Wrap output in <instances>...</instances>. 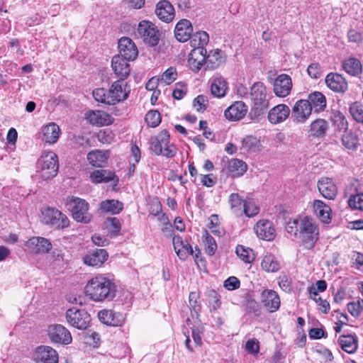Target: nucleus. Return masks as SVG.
<instances>
[{"label": "nucleus", "instance_id": "f257e3e1", "mask_svg": "<svg viewBox=\"0 0 363 363\" xmlns=\"http://www.w3.org/2000/svg\"><path fill=\"white\" fill-rule=\"evenodd\" d=\"M84 290L85 294L94 301H111L116 296V286L110 279L99 276L91 279Z\"/></svg>", "mask_w": 363, "mask_h": 363}, {"label": "nucleus", "instance_id": "f03ea898", "mask_svg": "<svg viewBox=\"0 0 363 363\" xmlns=\"http://www.w3.org/2000/svg\"><path fill=\"white\" fill-rule=\"evenodd\" d=\"M92 94L98 102L106 105H115L125 100L128 96V91H126V84L121 80H117L112 84L108 90L104 88L96 89Z\"/></svg>", "mask_w": 363, "mask_h": 363}, {"label": "nucleus", "instance_id": "7ed1b4c3", "mask_svg": "<svg viewBox=\"0 0 363 363\" xmlns=\"http://www.w3.org/2000/svg\"><path fill=\"white\" fill-rule=\"evenodd\" d=\"M318 228L311 218L305 217L301 220L298 238L304 248L312 249L318 240Z\"/></svg>", "mask_w": 363, "mask_h": 363}, {"label": "nucleus", "instance_id": "20e7f679", "mask_svg": "<svg viewBox=\"0 0 363 363\" xmlns=\"http://www.w3.org/2000/svg\"><path fill=\"white\" fill-rule=\"evenodd\" d=\"M72 218L77 222L87 223L91 220V216L89 213V203L82 199L70 197L67 200Z\"/></svg>", "mask_w": 363, "mask_h": 363}, {"label": "nucleus", "instance_id": "39448f33", "mask_svg": "<svg viewBox=\"0 0 363 363\" xmlns=\"http://www.w3.org/2000/svg\"><path fill=\"white\" fill-rule=\"evenodd\" d=\"M137 33L143 42L150 46H155L159 43L160 39V30L150 21H143L140 22Z\"/></svg>", "mask_w": 363, "mask_h": 363}, {"label": "nucleus", "instance_id": "423d86ee", "mask_svg": "<svg viewBox=\"0 0 363 363\" xmlns=\"http://www.w3.org/2000/svg\"><path fill=\"white\" fill-rule=\"evenodd\" d=\"M41 221L45 225L57 229H62L69 225L68 218L61 211L51 208H48L42 211Z\"/></svg>", "mask_w": 363, "mask_h": 363}, {"label": "nucleus", "instance_id": "0eeeda50", "mask_svg": "<svg viewBox=\"0 0 363 363\" xmlns=\"http://www.w3.org/2000/svg\"><path fill=\"white\" fill-rule=\"evenodd\" d=\"M66 319L71 326L79 330L86 329L91 322L90 315L85 310L75 307L66 311Z\"/></svg>", "mask_w": 363, "mask_h": 363}, {"label": "nucleus", "instance_id": "6e6552de", "mask_svg": "<svg viewBox=\"0 0 363 363\" xmlns=\"http://www.w3.org/2000/svg\"><path fill=\"white\" fill-rule=\"evenodd\" d=\"M41 168V177L44 179L54 177L58 171V158L55 153L49 152L41 156L39 160Z\"/></svg>", "mask_w": 363, "mask_h": 363}, {"label": "nucleus", "instance_id": "1a4fd4ad", "mask_svg": "<svg viewBox=\"0 0 363 363\" xmlns=\"http://www.w3.org/2000/svg\"><path fill=\"white\" fill-rule=\"evenodd\" d=\"M251 99L256 106L255 113L260 115L268 106L266 99V88L262 82H255L251 87Z\"/></svg>", "mask_w": 363, "mask_h": 363}, {"label": "nucleus", "instance_id": "9d476101", "mask_svg": "<svg viewBox=\"0 0 363 363\" xmlns=\"http://www.w3.org/2000/svg\"><path fill=\"white\" fill-rule=\"evenodd\" d=\"M306 100L301 99L296 102L291 111V118L296 123H304L312 112V108Z\"/></svg>", "mask_w": 363, "mask_h": 363}, {"label": "nucleus", "instance_id": "9b49d317", "mask_svg": "<svg viewBox=\"0 0 363 363\" xmlns=\"http://www.w3.org/2000/svg\"><path fill=\"white\" fill-rule=\"evenodd\" d=\"M48 335L52 342L68 345L72 342V335L69 330L62 325L49 326Z\"/></svg>", "mask_w": 363, "mask_h": 363}, {"label": "nucleus", "instance_id": "f8f14e48", "mask_svg": "<svg viewBox=\"0 0 363 363\" xmlns=\"http://www.w3.org/2000/svg\"><path fill=\"white\" fill-rule=\"evenodd\" d=\"M34 359L38 363H58V353L50 346L40 345L35 349Z\"/></svg>", "mask_w": 363, "mask_h": 363}, {"label": "nucleus", "instance_id": "ddd939ff", "mask_svg": "<svg viewBox=\"0 0 363 363\" xmlns=\"http://www.w3.org/2000/svg\"><path fill=\"white\" fill-rule=\"evenodd\" d=\"M118 47L119 50L118 56H121L128 60H134L138 55L136 45L129 38H121L118 41Z\"/></svg>", "mask_w": 363, "mask_h": 363}, {"label": "nucleus", "instance_id": "4468645a", "mask_svg": "<svg viewBox=\"0 0 363 363\" xmlns=\"http://www.w3.org/2000/svg\"><path fill=\"white\" fill-rule=\"evenodd\" d=\"M274 92L279 97L288 96L292 88L291 77L285 74L279 75L274 82Z\"/></svg>", "mask_w": 363, "mask_h": 363}, {"label": "nucleus", "instance_id": "2eb2a0df", "mask_svg": "<svg viewBox=\"0 0 363 363\" xmlns=\"http://www.w3.org/2000/svg\"><path fill=\"white\" fill-rule=\"evenodd\" d=\"M99 320L111 326H120L125 320L123 315L121 313H116L111 310H101L98 313Z\"/></svg>", "mask_w": 363, "mask_h": 363}, {"label": "nucleus", "instance_id": "dca6fc26", "mask_svg": "<svg viewBox=\"0 0 363 363\" xmlns=\"http://www.w3.org/2000/svg\"><path fill=\"white\" fill-rule=\"evenodd\" d=\"M318 189L325 199L333 200L337 194V188L333 181L328 177H323L318 182Z\"/></svg>", "mask_w": 363, "mask_h": 363}, {"label": "nucleus", "instance_id": "f3484780", "mask_svg": "<svg viewBox=\"0 0 363 363\" xmlns=\"http://www.w3.org/2000/svg\"><path fill=\"white\" fill-rule=\"evenodd\" d=\"M193 27L191 22L187 19L180 20L176 25L174 35L179 42H186L192 38Z\"/></svg>", "mask_w": 363, "mask_h": 363}, {"label": "nucleus", "instance_id": "a211bd4d", "mask_svg": "<svg viewBox=\"0 0 363 363\" xmlns=\"http://www.w3.org/2000/svg\"><path fill=\"white\" fill-rule=\"evenodd\" d=\"M254 228L257 237L262 240L271 241L275 238V229L269 220L258 221Z\"/></svg>", "mask_w": 363, "mask_h": 363}, {"label": "nucleus", "instance_id": "6ab92c4d", "mask_svg": "<svg viewBox=\"0 0 363 363\" xmlns=\"http://www.w3.org/2000/svg\"><path fill=\"white\" fill-rule=\"evenodd\" d=\"M155 14L161 21L169 23L174 19L175 11L169 1L162 0L157 4Z\"/></svg>", "mask_w": 363, "mask_h": 363}, {"label": "nucleus", "instance_id": "aec40b11", "mask_svg": "<svg viewBox=\"0 0 363 363\" xmlns=\"http://www.w3.org/2000/svg\"><path fill=\"white\" fill-rule=\"evenodd\" d=\"M205 48H196L189 54L188 64L189 67L195 72H199L202 66L205 67Z\"/></svg>", "mask_w": 363, "mask_h": 363}, {"label": "nucleus", "instance_id": "412c9836", "mask_svg": "<svg viewBox=\"0 0 363 363\" xmlns=\"http://www.w3.org/2000/svg\"><path fill=\"white\" fill-rule=\"evenodd\" d=\"M325 83L331 90L335 92L343 93L348 88L345 79L337 73L328 74L325 77Z\"/></svg>", "mask_w": 363, "mask_h": 363}, {"label": "nucleus", "instance_id": "4be33fe9", "mask_svg": "<svg viewBox=\"0 0 363 363\" xmlns=\"http://www.w3.org/2000/svg\"><path fill=\"white\" fill-rule=\"evenodd\" d=\"M262 303L270 312L277 311L280 306V298L277 293L272 289L264 290L261 294Z\"/></svg>", "mask_w": 363, "mask_h": 363}, {"label": "nucleus", "instance_id": "5701e85b", "mask_svg": "<svg viewBox=\"0 0 363 363\" xmlns=\"http://www.w3.org/2000/svg\"><path fill=\"white\" fill-rule=\"evenodd\" d=\"M290 114V108L286 104H279L272 108L268 113V120L272 124H278L284 121Z\"/></svg>", "mask_w": 363, "mask_h": 363}, {"label": "nucleus", "instance_id": "b1692460", "mask_svg": "<svg viewBox=\"0 0 363 363\" xmlns=\"http://www.w3.org/2000/svg\"><path fill=\"white\" fill-rule=\"evenodd\" d=\"M247 107L241 101L234 102L224 112L225 117L230 121H238L247 113Z\"/></svg>", "mask_w": 363, "mask_h": 363}, {"label": "nucleus", "instance_id": "393cba45", "mask_svg": "<svg viewBox=\"0 0 363 363\" xmlns=\"http://www.w3.org/2000/svg\"><path fill=\"white\" fill-rule=\"evenodd\" d=\"M128 60L121 56L116 55L112 58L111 67L116 75L119 77L118 80L123 82V79L129 75L130 68Z\"/></svg>", "mask_w": 363, "mask_h": 363}, {"label": "nucleus", "instance_id": "a878e982", "mask_svg": "<svg viewBox=\"0 0 363 363\" xmlns=\"http://www.w3.org/2000/svg\"><path fill=\"white\" fill-rule=\"evenodd\" d=\"M86 119L92 125H108L112 123V117L104 111H89L86 113Z\"/></svg>", "mask_w": 363, "mask_h": 363}, {"label": "nucleus", "instance_id": "bb28decb", "mask_svg": "<svg viewBox=\"0 0 363 363\" xmlns=\"http://www.w3.org/2000/svg\"><path fill=\"white\" fill-rule=\"evenodd\" d=\"M104 249H96L89 252L84 257V263L91 267H101L108 258Z\"/></svg>", "mask_w": 363, "mask_h": 363}, {"label": "nucleus", "instance_id": "cd10ccee", "mask_svg": "<svg viewBox=\"0 0 363 363\" xmlns=\"http://www.w3.org/2000/svg\"><path fill=\"white\" fill-rule=\"evenodd\" d=\"M90 179L92 182L96 184L108 183L111 181H114V184L116 185L118 182V178L115 174V172L104 169L92 172L90 174Z\"/></svg>", "mask_w": 363, "mask_h": 363}, {"label": "nucleus", "instance_id": "c85d7f7f", "mask_svg": "<svg viewBox=\"0 0 363 363\" xmlns=\"http://www.w3.org/2000/svg\"><path fill=\"white\" fill-rule=\"evenodd\" d=\"M28 245L36 253H47L52 248L50 242L42 237H33L28 241Z\"/></svg>", "mask_w": 363, "mask_h": 363}, {"label": "nucleus", "instance_id": "c756f323", "mask_svg": "<svg viewBox=\"0 0 363 363\" xmlns=\"http://www.w3.org/2000/svg\"><path fill=\"white\" fill-rule=\"evenodd\" d=\"M109 153L108 150H92L88 153L87 160L91 165L101 167L109 157Z\"/></svg>", "mask_w": 363, "mask_h": 363}, {"label": "nucleus", "instance_id": "7c9ffc66", "mask_svg": "<svg viewBox=\"0 0 363 363\" xmlns=\"http://www.w3.org/2000/svg\"><path fill=\"white\" fill-rule=\"evenodd\" d=\"M227 89L228 83L223 77L218 76L212 79L211 85L212 95L217 98L223 97L226 94Z\"/></svg>", "mask_w": 363, "mask_h": 363}, {"label": "nucleus", "instance_id": "2f4dec72", "mask_svg": "<svg viewBox=\"0 0 363 363\" xmlns=\"http://www.w3.org/2000/svg\"><path fill=\"white\" fill-rule=\"evenodd\" d=\"M222 52L219 50H211L205 54V69H213L219 67L224 62Z\"/></svg>", "mask_w": 363, "mask_h": 363}, {"label": "nucleus", "instance_id": "473e14b6", "mask_svg": "<svg viewBox=\"0 0 363 363\" xmlns=\"http://www.w3.org/2000/svg\"><path fill=\"white\" fill-rule=\"evenodd\" d=\"M314 212L320 220L325 223H330L331 220V208L320 200H315L313 203Z\"/></svg>", "mask_w": 363, "mask_h": 363}, {"label": "nucleus", "instance_id": "72a5a7b5", "mask_svg": "<svg viewBox=\"0 0 363 363\" xmlns=\"http://www.w3.org/2000/svg\"><path fill=\"white\" fill-rule=\"evenodd\" d=\"M60 127L55 123L45 125L43 129V138L46 143L54 144L57 142L60 135Z\"/></svg>", "mask_w": 363, "mask_h": 363}, {"label": "nucleus", "instance_id": "f704fd0d", "mask_svg": "<svg viewBox=\"0 0 363 363\" xmlns=\"http://www.w3.org/2000/svg\"><path fill=\"white\" fill-rule=\"evenodd\" d=\"M306 101L310 104V106L312 108V110L314 109L315 112L323 111L326 106L325 97L319 91L310 94Z\"/></svg>", "mask_w": 363, "mask_h": 363}, {"label": "nucleus", "instance_id": "c9c22d12", "mask_svg": "<svg viewBox=\"0 0 363 363\" xmlns=\"http://www.w3.org/2000/svg\"><path fill=\"white\" fill-rule=\"evenodd\" d=\"M342 67L347 74L352 76H358L362 71L360 61L354 57H350L343 61Z\"/></svg>", "mask_w": 363, "mask_h": 363}, {"label": "nucleus", "instance_id": "e433bc0d", "mask_svg": "<svg viewBox=\"0 0 363 363\" xmlns=\"http://www.w3.org/2000/svg\"><path fill=\"white\" fill-rule=\"evenodd\" d=\"M338 342L341 348L347 353L352 354L357 349V339L353 335H341Z\"/></svg>", "mask_w": 363, "mask_h": 363}, {"label": "nucleus", "instance_id": "4c0bfd02", "mask_svg": "<svg viewBox=\"0 0 363 363\" xmlns=\"http://www.w3.org/2000/svg\"><path fill=\"white\" fill-rule=\"evenodd\" d=\"M262 268L267 272H277L281 268L279 261L273 255H266L261 263Z\"/></svg>", "mask_w": 363, "mask_h": 363}, {"label": "nucleus", "instance_id": "58836bf2", "mask_svg": "<svg viewBox=\"0 0 363 363\" xmlns=\"http://www.w3.org/2000/svg\"><path fill=\"white\" fill-rule=\"evenodd\" d=\"M247 169L245 162L239 159H233L228 162V171L233 177L242 176Z\"/></svg>", "mask_w": 363, "mask_h": 363}, {"label": "nucleus", "instance_id": "ea45409f", "mask_svg": "<svg viewBox=\"0 0 363 363\" xmlns=\"http://www.w3.org/2000/svg\"><path fill=\"white\" fill-rule=\"evenodd\" d=\"M328 124L324 119L318 118L313 121L310 126V133L315 137H322L325 135L328 130Z\"/></svg>", "mask_w": 363, "mask_h": 363}, {"label": "nucleus", "instance_id": "a19ab883", "mask_svg": "<svg viewBox=\"0 0 363 363\" xmlns=\"http://www.w3.org/2000/svg\"><path fill=\"white\" fill-rule=\"evenodd\" d=\"M123 208V205L118 200H106L100 203V208L105 212L111 213V214L119 213Z\"/></svg>", "mask_w": 363, "mask_h": 363}, {"label": "nucleus", "instance_id": "79ce46f5", "mask_svg": "<svg viewBox=\"0 0 363 363\" xmlns=\"http://www.w3.org/2000/svg\"><path fill=\"white\" fill-rule=\"evenodd\" d=\"M209 40L208 34L205 31H197L192 35L191 45L196 48H204Z\"/></svg>", "mask_w": 363, "mask_h": 363}, {"label": "nucleus", "instance_id": "37998d69", "mask_svg": "<svg viewBox=\"0 0 363 363\" xmlns=\"http://www.w3.org/2000/svg\"><path fill=\"white\" fill-rule=\"evenodd\" d=\"M343 145L349 150H356L359 145L357 135L353 133H347L342 137Z\"/></svg>", "mask_w": 363, "mask_h": 363}, {"label": "nucleus", "instance_id": "c03bdc74", "mask_svg": "<svg viewBox=\"0 0 363 363\" xmlns=\"http://www.w3.org/2000/svg\"><path fill=\"white\" fill-rule=\"evenodd\" d=\"M200 250L196 247V250L194 251L192 247L185 241L184 247L181 248L179 252H177V256L182 260H185L187 258L188 255H191L194 257L196 260L200 255Z\"/></svg>", "mask_w": 363, "mask_h": 363}, {"label": "nucleus", "instance_id": "a18cd8bd", "mask_svg": "<svg viewBox=\"0 0 363 363\" xmlns=\"http://www.w3.org/2000/svg\"><path fill=\"white\" fill-rule=\"evenodd\" d=\"M350 113L353 118L357 122L363 124V104L355 101L350 105Z\"/></svg>", "mask_w": 363, "mask_h": 363}, {"label": "nucleus", "instance_id": "49530a36", "mask_svg": "<svg viewBox=\"0 0 363 363\" xmlns=\"http://www.w3.org/2000/svg\"><path fill=\"white\" fill-rule=\"evenodd\" d=\"M244 202L238 194L233 193L230 195L229 203L233 213H241Z\"/></svg>", "mask_w": 363, "mask_h": 363}, {"label": "nucleus", "instance_id": "de8ad7c7", "mask_svg": "<svg viewBox=\"0 0 363 363\" xmlns=\"http://www.w3.org/2000/svg\"><path fill=\"white\" fill-rule=\"evenodd\" d=\"M334 124L339 130L345 131L348 128L347 121L343 113L337 111L334 113Z\"/></svg>", "mask_w": 363, "mask_h": 363}, {"label": "nucleus", "instance_id": "09e8293b", "mask_svg": "<svg viewBox=\"0 0 363 363\" xmlns=\"http://www.w3.org/2000/svg\"><path fill=\"white\" fill-rule=\"evenodd\" d=\"M145 121L148 125L153 128L157 127L161 123L160 112L155 110L148 111L145 116Z\"/></svg>", "mask_w": 363, "mask_h": 363}, {"label": "nucleus", "instance_id": "8fccbe9b", "mask_svg": "<svg viewBox=\"0 0 363 363\" xmlns=\"http://www.w3.org/2000/svg\"><path fill=\"white\" fill-rule=\"evenodd\" d=\"M348 204L352 209L363 211V194L352 195L348 200Z\"/></svg>", "mask_w": 363, "mask_h": 363}, {"label": "nucleus", "instance_id": "3c124183", "mask_svg": "<svg viewBox=\"0 0 363 363\" xmlns=\"http://www.w3.org/2000/svg\"><path fill=\"white\" fill-rule=\"evenodd\" d=\"M177 71L176 69L171 67L168 68L159 78L160 83H164L167 84H169L173 82L177 77Z\"/></svg>", "mask_w": 363, "mask_h": 363}, {"label": "nucleus", "instance_id": "603ef678", "mask_svg": "<svg viewBox=\"0 0 363 363\" xmlns=\"http://www.w3.org/2000/svg\"><path fill=\"white\" fill-rule=\"evenodd\" d=\"M203 242L206 246V252L209 255H213L216 252L217 249V245L215 239L209 235L208 233H206L204 236Z\"/></svg>", "mask_w": 363, "mask_h": 363}, {"label": "nucleus", "instance_id": "864d4df0", "mask_svg": "<svg viewBox=\"0 0 363 363\" xmlns=\"http://www.w3.org/2000/svg\"><path fill=\"white\" fill-rule=\"evenodd\" d=\"M208 104V97L204 95H199L193 101V106L196 108V111L201 112L206 109Z\"/></svg>", "mask_w": 363, "mask_h": 363}, {"label": "nucleus", "instance_id": "5fc2aeb1", "mask_svg": "<svg viewBox=\"0 0 363 363\" xmlns=\"http://www.w3.org/2000/svg\"><path fill=\"white\" fill-rule=\"evenodd\" d=\"M243 211L247 217H252L259 213V208L252 201H245Z\"/></svg>", "mask_w": 363, "mask_h": 363}, {"label": "nucleus", "instance_id": "6e6d98bb", "mask_svg": "<svg viewBox=\"0 0 363 363\" xmlns=\"http://www.w3.org/2000/svg\"><path fill=\"white\" fill-rule=\"evenodd\" d=\"M252 250L249 248H245L242 245H238L236 247V254L237 255L245 262L250 263L251 262V258L250 253Z\"/></svg>", "mask_w": 363, "mask_h": 363}, {"label": "nucleus", "instance_id": "4d7b16f0", "mask_svg": "<svg viewBox=\"0 0 363 363\" xmlns=\"http://www.w3.org/2000/svg\"><path fill=\"white\" fill-rule=\"evenodd\" d=\"M208 296L209 298V303L211 304L212 308L214 310L220 308L221 305L220 295L215 290H210L208 292Z\"/></svg>", "mask_w": 363, "mask_h": 363}, {"label": "nucleus", "instance_id": "13d9d810", "mask_svg": "<svg viewBox=\"0 0 363 363\" xmlns=\"http://www.w3.org/2000/svg\"><path fill=\"white\" fill-rule=\"evenodd\" d=\"M223 286L228 290L232 291L240 287V281L237 277L233 276L230 277L224 281Z\"/></svg>", "mask_w": 363, "mask_h": 363}, {"label": "nucleus", "instance_id": "bf43d9fd", "mask_svg": "<svg viewBox=\"0 0 363 363\" xmlns=\"http://www.w3.org/2000/svg\"><path fill=\"white\" fill-rule=\"evenodd\" d=\"M163 145L158 139L151 138L150 150L156 155H160L162 153Z\"/></svg>", "mask_w": 363, "mask_h": 363}, {"label": "nucleus", "instance_id": "052dcab7", "mask_svg": "<svg viewBox=\"0 0 363 363\" xmlns=\"http://www.w3.org/2000/svg\"><path fill=\"white\" fill-rule=\"evenodd\" d=\"M299 225L298 219H294L292 221L290 220L286 226V230L289 233L297 235L299 232Z\"/></svg>", "mask_w": 363, "mask_h": 363}, {"label": "nucleus", "instance_id": "680f3d73", "mask_svg": "<svg viewBox=\"0 0 363 363\" xmlns=\"http://www.w3.org/2000/svg\"><path fill=\"white\" fill-rule=\"evenodd\" d=\"M246 310L249 313H255L258 315L259 313V306L257 301L253 299H249L246 302Z\"/></svg>", "mask_w": 363, "mask_h": 363}, {"label": "nucleus", "instance_id": "e2e57ef3", "mask_svg": "<svg viewBox=\"0 0 363 363\" xmlns=\"http://www.w3.org/2000/svg\"><path fill=\"white\" fill-rule=\"evenodd\" d=\"M307 72L309 76L313 79H318L320 76L318 64L313 63L308 67Z\"/></svg>", "mask_w": 363, "mask_h": 363}, {"label": "nucleus", "instance_id": "0e129e2a", "mask_svg": "<svg viewBox=\"0 0 363 363\" xmlns=\"http://www.w3.org/2000/svg\"><path fill=\"white\" fill-rule=\"evenodd\" d=\"M308 335L311 339H320L325 337L327 334L321 328H311L308 332Z\"/></svg>", "mask_w": 363, "mask_h": 363}, {"label": "nucleus", "instance_id": "69168bd1", "mask_svg": "<svg viewBox=\"0 0 363 363\" xmlns=\"http://www.w3.org/2000/svg\"><path fill=\"white\" fill-rule=\"evenodd\" d=\"M348 38H349V40L351 42L359 43L362 40V35L359 32H358L354 29H350L348 31Z\"/></svg>", "mask_w": 363, "mask_h": 363}, {"label": "nucleus", "instance_id": "338daca9", "mask_svg": "<svg viewBox=\"0 0 363 363\" xmlns=\"http://www.w3.org/2000/svg\"><path fill=\"white\" fill-rule=\"evenodd\" d=\"M177 152V148L173 145H169V144L166 145L163 147L162 153L164 157H173Z\"/></svg>", "mask_w": 363, "mask_h": 363}, {"label": "nucleus", "instance_id": "774afa93", "mask_svg": "<svg viewBox=\"0 0 363 363\" xmlns=\"http://www.w3.org/2000/svg\"><path fill=\"white\" fill-rule=\"evenodd\" d=\"M279 285L286 292H289L291 290V281L286 276L280 278Z\"/></svg>", "mask_w": 363, "mask_h": 363}]
</instances>
